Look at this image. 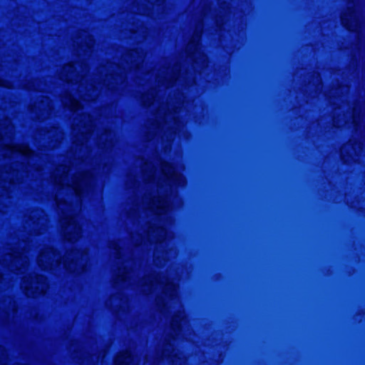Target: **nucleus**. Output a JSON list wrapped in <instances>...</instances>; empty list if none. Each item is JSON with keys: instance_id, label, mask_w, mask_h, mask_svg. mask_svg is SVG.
Returning a JSON list of instances; mask_svg holds the SVG:
<instances>
[{"instance_id": "9d476101", "label": "nucleus", "mask_w": 365, "mask_h": 365, "mask_svg": "<svg viewBox=\"0 0 365 365\" xmlns=\"http://www.w3.org/2000/svg\"><path fill=\"white\" fill-rule=\"evenodd\" d=\"M74 229H75V231H76V234L78 235L79 233H80V228L78 227H77V226H75Z\"/></svg>"}, {"instance_id": "f257e3e1", "label": "nucleus", "mask_w": 365, "mask_h": 365, "mask_svg": "<svg viewBox=\"0 0 365 365\" xmlns=\"http://www.w3.org/2000/svg\"><path fill=\"white\" fill-rule=\"evenodd\" d=\"M38 264L43 269H52L60 264L58 255L53 248H46L38 256Z\"/></svg>"}, {"instance_id": "39448f33", "label": "nucleus", "mask_w": 365, "mask_h": 365, "mask_svg": "<svg viewBox=\"0 0 365 365\" xmlns=\"http://www.w3.org/2000/svg\"><path fill=\"white\" fill-rule=\"evenodd\" d=\"M133 362V356L129 351L120 353L115 359V363L118 365H127Z\"/></svg>"}, {"instance_id": "f03ea898", "label": "nucleus", "mask_w": 365, "mask_h": 365, "mask_svg": "<svg viewBox=\"0 0 365 365\" xmlns=\"http://www.w3.org/2000/svg\"><path fill=\"white\" fill-rule=\"evenodd\" d=\"M22 287L26 290L27 295L34 296L38 294H43L46 292L47 286L46 279L39 276L36 277L35 282H32L30 285L26 284V282L24 281Z\"/></svg>"}, {"instance_id": "1a4fd4ad", "label": "nucleus", "mask_w": 365, "mask_h": 365, "mask_svg": "<svg viewBox=\"0 0 365 365\" xmlns=\"http://www.w3.org/2000/svg\"><path fill=\"white\" fill-rule=\"evenodd\" d=\"M350 19H351V21H355V15L354 14L353 12H351L350 14Z\"/></svg>"}, {"instance_id": "6e6552de", "label": "nucleus", "mask_w": 365, "mask_h": 365, "mask_svg": "<svg viewBox=\"0 0 365 365\" xmlns=\"http://www.w3.org/2000/svg\"><path fill=\"white\" fill-rule=\"evenodd\" d=\"M341 23L347 29L350 30L351 29V25L347 21L346 14H343L341 16Z\"/></svg>"}, {"instance_id": "7ed1b4c3", "label": "nucleus", "mask_w": 365, "mask_h": 365, "mask_svg": "<svg viewBox=\"0 0 365 365\" xmlns=\"http://www.w3.org/2000/svg\"><path fill=\"white\" fill-rule=\"evenodd\" d=\"M163 172L166 178L175 185H183L185 184V178L171 165H163Z\"/></svg>"}, {"instance_id": "423d86ee", "label": "nucleus", "mask_w": 365, "mask_h": 365, "mask_svg": "<svg viewBox=\"0 0 365 365\" xmlns=\"http://www.w3.org/2000/svg\"><path fill=\"white\" fill-rule=\"evenodd\" d=\"M10 150L12 153H20L24 155L30 154V149L27 146H10Z\"/></svg>"}, {"instance_id": "9b49d317", "label": "nucleus", "mask_w": 365, "mask_h": 365, "mask_svg": "<svg viewBox=\"0 0 365 365\" xmlns=\"http://www.w3.org/2000/svg\"><path fill=\"white\" fill-rule=\"evenodd\" d=\"M71 68H73V66H69V69H71Z\"/></svg>"}, {"instance_id": "20e7f679", "label": "nucleus", "mask_w": 365, "mask_h": 365, "mask_svg": "<svg viewBox=\"0 0 365 365\" xmlns=\"http://www.w3.org/2000/svg\"><path fill=\"white\" fill-rule=\"evenodd\" d=\"M170 204L167 200L160 199L153 203L152 209L154 210L156 214L163 215L166 214L170 210Z\"/></svg>"}, {"instance_id": "0eeeda50", "label": "nucleus", "mask_w": 365, "mask_h": 365, "mask_svg": "<svg viewBox=\"0 0 365 365\" xmlns=\"http://www.w3.org/2000/svg\"><path fill=\"white\" fill-rule=\"evenodd\" d=\"M68 107L71 110H78L81 108V103L74 98H71Z\"/></svg>"}]
</instances>
